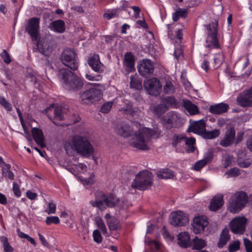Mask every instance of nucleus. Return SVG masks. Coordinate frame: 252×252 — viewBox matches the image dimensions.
I'll list each match as a JSON object with an SVG mask.
<instances>
[{"instance_id": "1", "label": "nucleus", "mask_w": 252, "mask_h": 252, "mask_svg": "<svg viewBox=\"0 0 252 252\" xmlns=\"http://www.w3.org/2000/svg\"><path fill=\"white\" fill-rule=\"evenodd\" d=\"M64 148L69 156H72L76 152L82 157H89L94 153V149L88 138L80 135H76L67 141Z\"/></svg>"}, {"instance_id": "2", "label": "nucleus", "mask_w": 252, "mask_h": 252, "mask_svg": "<svg viewBox=\"0 0 252 252\" xmlns=\"http://www.w3.org/2000/svg\"><path fill=\"white\" fill-rule=\"evenodd\" d=\"M159 134V132L157 128L152 129L143 127L135 132L130 142V145L140 150H148L149 149L147 145L148 143L153 136Z\"/></svg>"}, {"instance_id": "3", "label": "nucleus", "mask_w": 252, "mask_h": 252, "mask_svg": "<svg viewBox=\"0 0 252 252\" xmlns=\"http://www.w3.org/2000/svg\"><path fill=\"white\" fill-rule=\"evenodd\" d=\"M58 75L63 86L68 90L78 91L84 86V80L68 69L63 68L59 70Z\"/></svg>"}, {"instance_id": "4", "label": "nucleus", "mask_w": 252, "mask_h": 252, "mask_svg": "<svg viewBox=\"0 0 252 252\" xmlns=\"http://www.w3.org/2000/svg\"><path fill=\"white\" fill-rule=\"evenodd\" d=\"M40 19L37 17H32L28 21V25L26 27L25 31L31 36L32 41H36V50L45 56H49L47 54V50L43 47V45L40 43L39 38Z\"/></svg>"}, {"instance_id": "5", "label": "nucleus", "mask_w": 252, "mask_h": 252, "mask_svg": "<svg viewBox=\"0 0 252 252\" xmlns=\"http://www.w3.org/2000/svg\"><path fill=\"white\" fill-rule=\"evenodd\" d=\"M248 201V196L246 192L237 191L230 197L227 206V210L230 213H238L246 206Z\"/></svg>"}, {"instance_id": "6", "label": "nucleus", "mask_w": 252, "mask_h": 252, "mask_svg": "<svg viewBox=\"0 0 252 252\" xmlns=\"http://www.w3.org/2000/svg\"><path fill=\"white\" fill-rule=\"evenodd\" d=\"M206 34V44L207 48L210 49H219L220 48L217 35L218 33V22L215 21L204 25Z\"/></svg>"}, {"instance_id": "7", "label": "nucleus", "mask_w": 252, "mask_h": 252, "mask_svg": "<svg viewBox=\"0 0 252 252\" xmlns=\"http://www.w3.org/2000/svg\"><path fill=\"white\" fill-rule=\"evenodd\" d=\"M153 183V175L148 170L140 172L131 184L132 188L139 190H145L149 188Z\"/></svg>"}, {"instance_id": "8", "label": "nucleus", "mask_w": 252, "mask_h": 252, "mask_svg": "<svg viewBox=\"0 0 252 252\" xmlns=\"http://www.w3.org/2000/svg\"><path fill=\"white\" fill-rule=\"evenodd\" d=\"M76 56L73 50L69 48L65 49L61 54V61L64 65L68 67L72 70L75 71L78 67Z\"/></svg>"}, {"instance_id": "9", "label": "nucleus", "mask_w": 252, "mask_h": 252, "mask_svg": "<svg viewBox=\"0 0 252 252\" xmlns=\"http://www.w3.org/2000/svg\"><path fill=\"white\" fill-rule=\"evenodd\" d=\"M100 90L96 88H91L83 93H80V99L83 103H93L101 97Z\"/></svg>"}, {"instance_id": "10", "label": "nucleus", "mask_w": 252, "mask_h": 252, "mask_svg": "<svg viewBox=\"0 0 252 252\" xmlns=\"http://www.w3.org/2000/svg\"><path fill=\"white\" fill-rule=\"evenodd\" d=\"M144 87L149 94L157 96L160 93L161 84L159 80L153 77L144 81Z\"/></svg>"}, {"instance_id": "11", "label": "nucleus", "mask_w": 252, "mask_h": 252, "mask_svg": "<svg viewBox=\"0 0 252 252\" xmlns=\"http://www.w3.org/2000/svg\"><path fill=\"white\" fill-rule=\"evenodd\" d=\"M188 222V216L183 211H174L170 215V223L174 226H185Z\"/></svg>"}, {"instance_id": "12", "label": "nucleus", "mask_w": 252, "mask_h": 252, "mask_svg": "<svg viewBox=\"0 0 252 252\" xmlns=\"http://www.w3.org/2000/svg\"><path fill=\"white\" fill-rule=\"evenodd\" d=\"M247 220L245 217H236L229 223L231 231L236 234H243L246 230Z\"/></svg>"}, {"instance_id": "13", "label": "nucleus", "mask_w": 252, "mask_h": 252, "mask_svg": "<svg viewBox=\"0 0 252 252\" xmlns=\"http://www.w3.org/2000/svg\"><path fill=\"white\" fill-rule=\"evenodd\" d=\"M42 113L45 114L54 124L58 125L55 120L62 121L63 119V115L62 110L60 107H55L54 104H51L46 109L43 110Z\"/></svg>"}, {"instance_id": "14", "label": "nucleus", "mask_w": 252, "mask_h": 252, "mask_svg": "<svg viewBox=\"0 0 252 252\" xmlns=\"http://www.w3.org/2000/svg\"><path fill=\"white\" fill-rule=\"evenodd\" d=\"M139 73L143 76H146L153 73L154 66L153 62L149 59H143L137 65Z\"/></svg>"}, {"instance_id": "15", "label": "nucleus", "mask_w": 252, "mask_h": 252, "mask_svg": "<svg viewBox=\"0 0 252 252\" xmlns=\"http://www.w3.org/2000/svg\"><path fill=\"white\" fill-rule=\"evenodd\" d=\"M238 104L243 107L252 105V88L240 93L237 97Z\"/></svg>"}, {"instance_id": "16", "label": "nucleus", "mask_w": 252, "mask_h": 252, "mask_svg": "<svg viewBox=\"0 0 252 252\" xmlns=\"http://www.w3.org/2000/svg\"><path fill=\"white\" fill-rule=\"evenodd\" d=\"M235 139V130L234 127H231L225 132L224 137L220 140L219 144L223 147H227L231 145Z\"/></svg>"}, {"instance_id": "17", "label": "nucleus", "mask_w": 252, "mask_h": 252, "mask_svg": "<svg viewBox=\"0 0 252 252\" xmlns=\"http://www.w3.org/2000/svg\"><path fill=\"white\" fill-rule=\"evenodd\" d=\"M208 224L206 218L204 217H196L193 219L192 224L193 231L195 234H198L203 232L204 228Z\"/></svg>"}, {"instance_id": "18", "label": "nucleus", "mask_w": 252, "mask_h": 252, "mask_svg": "<svg viewBox=\"0 0 252 252\" xmlns=\"http://www.w3.org/2000/svg\"><path fill=\"white\" fill-rule=\"evenodd\" d=\"M180 119V117L178 113L173 111L168 112L164 118L165 127L169 129L176 127Z\"/></svg>"}, {"instance_id": "19", "label": "nucleus", "mask_w": 252, "mask_h": 252, "mask_svg": "<svg viewBox=\"0 0 252 252\" xmlns=\"http://www.w3.org/2000/svg\"><path fill=\"white\" fill-rule=\"evenodd\" d=\"M206 129V123L203 120L193 122L190 124L188 131L202 135Z\"/></svg>"}, {"instance_id": "20", "label": "nucleus", "mask_w": 252, "mask_h": 252, "mask_svg": "<svg viewBox=\"0 0 252 252\" xmlns=\"http://www.w3.org/2000/svg\"><path fill=\"white\" fill-rule=\"evenodd\" d=\"M115 130L117 134L124 138L131 136L133 132L132 128L124 122L118 125Z\"/></svg>"}, {"instance_id": "21", "label": "nucleus", "mask_w": 252, "mask_h": 252, "mask_svg": "<svg viewBox=\"0 0 252 252\" xmlns=\"http://www.w3.org/2000/svg\"><path fill=\"white\" fill-rule=\"evenodd\" d=\"M229 108V106L225 103H220L212 105L209 107V112L214 115H221L226 112Z\"/></svg>"}, {"instance_id": "22", "label": "nucleus", "mask_w": 252, "mask_h": 252, "mask_svg": "<svg viewBox=\"0 0 252 252\" xmlns=\"http://www.w3.org/2000/svg\"><path fill=\"white\" fill-rule=\"evenodd\" d=\"M88 64L93 70L98 73H102L104 71V65L101 63L98 55L91 57L88 60Z\"/></svg>"}, {"instance_id": "23", "label": "nucleus", "mask_w": 252, "mask_h": 252, "mask_svg": "<svg viewBox=\"0 0 252 252\" xmlns=\"http://www.w3.org/2000/svg\"><path fill=\"white\" fill-rule=\"evenodd\" d=\"M122 111L128 115L127 118L132 122H137L139 118L140 112L138 109L132 108L131 105L124 107Z\"/></svg>"}, {"instance_id": "24", "label": "nucleus", "mask_w": 252, "mask_h": 252, "mask_svg": "<svg viewBox=\"0 0 252 252\" xmlns=\"http://www.w3.org/2000/svg\"><path fill=\"white\" fill-rule=\"evenodd\" d=\"M48 28L51 31L59 33H63L66 30L65 22L61 19L55 20L50 23Z\"/></svg>"}, {"instance_id": "25", "label": "nucleus", "mask_w": 252, "mask_h": 252, "mask_svg": "<svg viewBox=\"0 0 252 252\" xmlns=\"http://www.w3.org/2000/svg\"><path fill=\"white\" fill-rule=\"evenodd\" d=\"M223 198L222 194L215 195L211 200L209 205L210 210L215 212L220 209L224 204Z\"/></svg>"}, {"instance_id": "26", "label": "nucleus", "mask_w": 252, "mask_h": 252, "mask_svg": "<svg viewBox=\"0 0 252 252\" xmlns=\"http://www.w3.org/2000/svg\"><path fill=\"white\" fill-rule=\"evenodd\" d=\"M32 133L35 142L41 148L45 147L44 143V137L41 129L34 127L32 129Z\"/></svg>"}, {"instance_id": "27", "label": "nucleus", "mask_w": 252, "mask_h": 252, "mask_svg": "<svg viewBox=\"0 0 252 252\" xmlns=\"http://www.w3.org/2000/svg\"><path fill=\"white\" fill-rule=\"evenodd\" d=\"M178 243L182 248H188L190 246L191 241L190 238L189 234L188 232H181L178 235Z\"/></svg>"}, {"instance_id": "28", "label": "nucleus", "mask_w": 252, "mask_h": 252, "mask_svg": "<svg viewBox=\"0 0 252 252\" xmlns=\"http://www.w3.org/2000/svg\"><path fill=\"white\" fill-rule=\"evenodd\" d=\"M124 65L127 70L131 71L134 67V56L131 52H127L124 57Z\"/></svg>"}, {"instance_id": "29", "label": "nucleus", "mask_w": 252, "mask_h": 252, "mask_svg": "<svg viewBox=\"0 0 252 252\" xmlns=\"http://www.w3.org/2000/svg\"><path fill=\"white\" fill-rule=\"evenodd\" d=\"M230 239V236L229 234L228 229L224 228L220 234L219 240L217 243V246L219 248H222L226 245Z\"/></svg>"}, {"instance_id": "30", "label": "nucleus", "mask_w": 252, "mask_h": 252, "mask_svg": "<svg viewBox=\"0 0 252 252\" xmlns=\"http://www.w3.org/2000/svg\"><path fill=\"white\" fill-rule=\"evenodd\" d=\"M183 106L191 115H196L199 113L197 106L189 100H183Z\"/></svg>"}, {"instance_id": "31", "label": "nucleus", "mask_w": 252, "mask_h": 252, "mask_svg": "<svg viewBox=\"0 0 252 252\" xmlns=\"http://www.w3.org/2000/svg\"><path fill=\"white\" fill-rule=\"evenodd\" d=\"M104 197V201L109 208H113L116 206L120 202V199L116 195L110 194L108 196L102 194Z\"/></svg>"}, {"instance_id": "32", "label": "nucleus", "mask_w": 252, "mask_h": 252, "mask_svg": "<svg viewBox=\"0 0 252 252\" xmlns=\"http://www.w3.org/2000/svg\"><path fill=\"white\" fill-rule=\"evenodd\" d=\"M184 142H185L187 146L186 148V152L188 153H193L196 149L194 146L196 142L195 139L193 137H187L185 136Z\"/></svg>"}, {"instance_id": "33", "label": "nucleus", "mask_w": 252, "mask_h": 252, "mask_svg": "<svg viewBox=\"0 0 252 252\" xmlns=\"http://www.w3.org/2000/svg\"><path fill=\"white\" fill-rule=\"evenodd\" d=\"M169 107L163 102L161 101V103L154 106L153 108V112L156 115L159 117L165 112L168 110Z\"/></svg>"}, {"instance_id": "34", "label": "nucleus", "mask_w": 252, "mask_h": 252, "mask_svg": "<svg viewBox=\"0 0 252 252\" xmlns=\"http://www.w3.org/2000/svg\"><path fill=\"white\" fill-rule=\"evenodd\" d=\"M107 223L110 231H117L121 228L120 220L114 217L107 220Z\"/></svg>"}, {"instance_id": "35", "label": "nucleus", "mask_w": 252, "mask_h": 252, "mask_svg": "<svg viewBox=\"0 0 252 252\" xmlns=\"http://www.w3.org/2000/svg\"><path fill=\"white\" fill-rule=\"evenodd\" d=\"M157 175L160 179H172L174 177V173L168 169H165L157 172Z\"/></svg>"}, {"instance_id": "36", "label": "nucleus", "mask_w": 252, "mask_h": 252, "mask_svg": "<svg viewBox=\"0 0 252 252\" xmlns=\"http://www.w3.org/2000/svg\"><path fill=\"white\" fill-rule=\"evenodd\" d=\"M220 135V131L219 129H214L211 131H206L205 130V131L202 134V136L203 138L206 139H212L218 137Z\"/></svg>"}, {"instance_id": "37", "label": "nucleus", "mask_w": 252, "mask_h": 252, "mask_svg": "<svg viewBox=\"0 0 252 252\" xmlns=\"http://www.w3.org/2000/svg\"><path fill=\"white\" fill-rule=\"evenodd\" d=\"M192 243L193 249L194 250H200L206 245L205 240L202 239H198L197 236L193 239Z\"/></svg>"}, {"instance_id": "38", "label": "nucleus", "mask_w": 252, "mask_h": 252, "mask_svg": "<svg viewBox=\"0 0 252 252\" xmlns=\"http://www.w3.org/2000/svg\"><path fill=\"white\" fill-rule=\"evenodd\" d=\"M187 10L186 9L179 8L172 14V19L174 22H176L179 18H186L187 16Z\"/></svg>"}, {"instance_id": "39", "label": "nucleus", "mask_w": 252, "mask_h": 252, "mask_svg": "<svg viewBox=\"0 0 252 252\" xmlns=\"http://www.w3.org/2000/svg\"><path fill=\"white\" fill-rule=\"evenodd\" d=\"M130 85L131 88L139 90L142 89V82L133 75L130 76Z\"/></svg>"}, {"instance_id": "40", "label": "nucleus", "mask_w": 252, "mask_h": 252, "mask_svg": "<svg viewBox=\"0 0 252 252\" xmlns=\"http://www.w3.org/2000/svg\"><path fill=\"white\" fill-rule=\"evenodd\" d=\"M91 204L94 207H97L101 211H103L106 209L107 205L104 201V197L102 195V198L100 200L90 202Z\"/></svg>"}, {"instance_id": "41", "label": "nucleus", "mask_w": 252, "mask_h": 252, "mask_svg": "<svg viewBox=\"0 0 252 252\" xmlns=\"http://www.w3.org/2000/svg\"><path fill=\"white\" fill-rule=\"evenodd\" d=\"M0 240L3 244V248L4 252H13L14 249L9 244L7 238L4 236L0 237Z\"/></svg>"}, {"instance_id": "42", "label": "nucleus", "mask_w": 252, "mask_h": 252, "mask_svg": "<svg viewBox=\"0 0 252 252\" xmlns=\"http://www.w3.org/2000/svg\"><path fill=\"white\" fill-rule=\"evenodd\" d=\"M175 88L170 81H166L165 84L163 86V91L165 94H172L175 92Z\"/></svg>"}, {"instance_id": "43", "label": "nucleus", "mask_w": 252, "mask_h": 252, "mask_svg": "<svg viewBox=\"0 0 252 252\" xmlns=\"http://www.w3.org/2000/svg\"><path fill=\"white\" fill-rule=\"evenodd\" d=\"M5 167H6L7 174H5V168L2 167V175L5 178H8L11 180H14V175L13 173L10 170L11 165L9 164H5Z\"/></svg>"}, {"instance_id": "44", "label": "nucleus", "mask_w": 252, "mask_h": 252, "mask_svg": "<svg viewBox=\"0 0 252 252\" xmlns=\"http://www.w3.org/2000/svg\"><path fill=\"white\" fill-rule=\"evenodd\" d=\"M185 135L183 134H174L172 138V145L173 147L176 148L178 143L184 141Z\"/></svg>"}, {"instance_id": "45", "label": "nucleus", "mask_w": 252, "mask_h": 252, "mask_svg": "<svg viewBox=\"0 0 252 252\" xmlns=\"http://www.w3.org/2000/svg\"><path fill=\"white\" fill-rule=\"evenodd\" d=\"M240 242L239 240L233 241L228 246V250L229 252H235L239 250Z\"/></svg>"}, {"instance_id": "46", "label": "nucleus", "mask_w": 252, "mask_h": 252, "mask_svg": "<svg viewBox=\"0 0 252 252\" xmlns=\"http://www.w3.org/2000/svg\"><path fill=\"white\" fill-rule=\"evenodd\" d=\"M161 102L166 104L168 106H175L177 104V101L176 99L173 96H166L164 97L161 99Z\"/></svg>"}, {"instance_id": "47", "label": "nucleus", "mask_w": 252, "mask_h": 252, "mask_svg": "<svg viewBox=\"0 0 252 252\" xmlns=\"http://www.w3.org/2000/svg\"><path fill=\"white\" fill-rule=\"evenodd\" d=\"M241 174L240 170L237 167H233L226 171L225 174L228 178L237 177Z\"/></svg>"}, {"instance_id": "48", "label": "nucleus", "mask_w": 252, "mask_h": 252, "mask_svg": "<svg viewBox=\"0 0 252 252\" xmlns=\"http://www.w3.org/2000/svg\"><path fill=\"white\" fill-rule=\"evenodd\" d=\"M0 104L8 111L12 110V107L11 104L3 97H0Z\"/></svg>"}, {"instance_id": "49", "label": "nucleus", "mask_w": 252, "mask_h": 252, "mask_svg": "<svg viewBox=\"0 0 252 252\" xmlns=\"http://www.w3.org/2000/svg\"><path fill=\"white\" fill-rule=\"evenodd\" d=\"M45 221L47 225H50L52 223L56 224L60 223V220L57 216H51L47 217Z\"/></svg>"}, {"instance_id": "50", "label": "nucleus", "mask_w": 252, "mask_h": 252, "mask_svg": "<svg viewBox=\"0 0 252 252\" xmlns=\"http://www.w3.org/2000/svg\"><path fill=\"white\" fill-rule=\"evenodd\" d=\"M113 102L111 101L104 103L101 108L100 112L103 113H107L112 108Z\"/></svg>"}, {"instance_id": "51", "label": "nucleus", "mask_w": 252, "mask_h": 252, "mask_svg": "<svg viewBox=\"0 0 252 252\" xmlns=\"http://www.w3.org/2000/svg\"><path fill=\"white\" fill-rule=\"evenodd\" d=\"M118 11V8L113 9L110 13H104L103 14V17L108 20H110L116 17L117 15Z\"/></svg>"}, {"instance_id": "52", "label": "nucleus", "mask_w": 252, "mask_h": 252, "mask_svg": "<svg viewBox=\"0 0 252 252\" xmlns=\"http://www.w3.org/2000/svg\"><path fill=\"white\" fill-rule=\"evenodd\" d=\"M93 238L94 242L98 244L101 243L102 236L100 232L98 230H95L93 232Z\"/></svg>"}, {"instance_id": "53", "label": "nucleus", "mask_w": 252, "mask_h": 252, "mask_svg": "<svg viewBox=\"0 0 252 252\" xmlns=\"http://www.w3.org/2000/svg\"><path fill=\"white\" fill-rule=\"evenodd\" d=\"M252 164V162L248 159L241 160L239 159L237 160V165L241 168H247Z\"/></svg>"}, {"instance_id": "54", "label": "nucleus", "mask_w": 252, "mask_h": 252, "mask_svg": "<svg viewBox=\"0 0 252 252\" xmlns=\"http://www.w3.org/2000/svg\"><path fill=\"white\" fill-rule=\"evenodd\" d=\"M206 164V162L204 161L203 159H201L195 163L193 169L196 171H199Z\"/></svg>"}, {"instance_id": "55", "label": "nucleus", "mask_w": 252, "mask_h": 252, "mask_svg": "<svg viewBox=\"0 0 252 252\" xmlns=\"http://www.w3.org/2000/svg\"><path fill=\"white\" fill-rule=\"evenodd\" d=\"M246 252H252V242L247 238L243 239Z\"/></svg>"}, {"instance_id": "56", "label": "nucleus", "mask_w": 252, "mask_h": 252, "mask_svg": "<svg viewBox=\"0 0 252 252\" xmlns=\"http://www.w3.org/2000/svg\"><path fill=\"white\" fill-rule=\"evenodd\" d=\"M0 56L5 63L8 64L11 62L10 56L5 50L3 51L0 54Z\"/></svg>"}, {"instance_id": "57", "label": "nucleus", "mask_w": 252, "mask_h": 252, "mask_svg": "<svg viewBox=\"0 0 252 252\" xmlns=\"http://www.w3.org/2000/svg\"><path fill=\"white\" fill-rule=\"evenodd\" d=\"M174 55L177 60H179L180 57L183 56V50L181 46L177 47L175 49Z\"/></svg>"}, {"instance_id": "58", "label": "nucleus", "mask_w": 252, "mask_h": 252, "mask_svg": "<svg viewBox=\"0 0 252 252\" xmlns=\"http://www.w3.org/2000/svg\"><path fill=\"white\" fill-rule=\"evenodd\" d=\"M223 61V57L221 55H218L217 57H215L214 59V63H215V67L218 68L221 64Z\"/></svg>"}, {"instance_id": "59", "label": "nucleus", "mask_w": 252, "mask_h": 252, "mask_svg": "<svg viewBox=\"0 0 252 252\" xmlns=\"http://www.w3.org/2000/svg\"><path fill=\"white\" fill-rule=\"evenodd\" d=\"M213 158V154L212 151H208L204 156L203 159L204 161L206 162V164L210 162Z\"/></svg>"}, {"instance_id": "60", "label": "nucleus", "mask_w": 252, "mask_h": 252, "mask_svg": "<svg viewBox=\"0 0 252 252\" xmlns=\"http://www.w3.org/2000/svg\"><path fill=\"white\" fill-rule=\"evenodd\" d=\"M13 191L14 194L18 197H20L21 195V192L19 189V186L17 182H13Z\"/></svg>"}, {"instance_id": "61", "label": "nucleus", "mask_w": 252, "mask_h": 252, "mask_svg": "<svg viewBox=\"0 0 252 252\" xmlns=\"http://www.w3.org/2000/svg\"><path fill=\"white\" fill-rule=\"evenodd\" d=\"M85 77L90 81H99L101 79V77L100 75L93 76L89 74H86Z\"/></svg>"}, {"instance_id": "62", "label": "nucleus", "mask_w": 252, "mask_h": 252, "mask_svg": "<svg viewBox=\"0 0 252 252\" xmlns=\"http://www.w3.org/2000/svg\"><path fill=\"white\" fill-rule=\"evenodd\" d=\"M49 210L47 212L48 214H55L56 212V204L52 202H50L48 204Z\"/></svg>"}, {"instance_id": "63", "label": "nucleus", "mask_w": 252, "mask_h": 252, "mask_svg": "<svg viewBox=\"0 0 252 252\" xmlns=\"http://www.w3.org/2000/svg\"><path fill=\"white\" fill-rule=\"evenodd\" d=\"M244 133L242 132H239L237 133L236 138L235 141L234 140V143L235 145H237L240 142H241L243 138Z\"/></svg>"}, {"instance_id": "64", "label": "nucleus", "mask_w": 252, "mask_h": 252, "mask_svg": "<svg viewBox=\"0 0 252 252\" xmlns=\"http://www.w3.org/2000/svg\"><path fill=\"white\" fill-rule=\"evenodd\" d=\"M246 145L248 149L252 152V135L247 140Z\"/></svg>"}]
</instances>
